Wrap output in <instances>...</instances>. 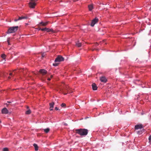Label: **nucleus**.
I'll list each match as a JSON object with an SVG mask.
<instances>
[{
  "instance_id": "f257e3e1",
  "label": "nucleus",
  "mask_w": 151,
  "mask_h": 151,
  "mask_svg": "<svg viewBox=\"0 0 151 151\" xmlns=\"http://www.w3.org/2000/svg\"><path fill=\"white\" fill-rule=\"evenodd\" d=\"M76 132L81 136H86L88 133V130L85 129H80L75 130Z\"/></svg>"
},
{
  "instance_id": "f03ea898",
  "label": "nucleus",
  "mask_w": 151,
  "mask_h": 151,
  "mask_svg": "<svg viewBox=\"0 0 151 151\" xmlns=\"http://www.w3.org/2000/svg\"><path fill=\"white\" fill-rule=\"evenodd\" d=\"M18 28V26H15L10 27L8 29L7 33H10L14 32L17 31Z\"/></svg>"
},
{
  "instance_id": "7ed1b4c3",
  "label": "nucleus",
  "mask_w": 151,
  "mask_h": 151,
  "mask_svg": "<svg viewBox=\"0 0 151 151\" xmlns=\"http://www.w3.org/2000/svg\"><path fill=\"white\" fill-rule=\"evenodd\" d=\"M37 0H31L29 3V6L32 8H34L36 6V2Z\"/></svg>"
},
{
  "instance_id": "20e7f679",
  "label": "nucleus",
  "mask_w": 151,
  "mask_h": 151,
  "mask_svg": "<svg viewBox=\"0 0 151 151\" xmlns=\"http://www.w3.org/2000/svg\"><path fill=\"white\" fill-rule=\"evenodd\" d=\"M64 58L60 55L58 56L55 59V62H59L64 60Z\"/></svg>"
},
{
  "instance_id": "39448f33",
  "label": "nucleus",
  "mask_w": 151,
  "mask_h": 151,
  "mask_svg": "<svg viewBox=\"0 0 151 151\" xmlns=\"http://www.w3.org/2000/svg\"><path fill=\"white\" fill-rule=\"evenodd\" d=\"M68 88H69L68 86H64L63 88H60V91H62L63 92V93H64V94L65 95H66L67 93H64L65 91H68V92H69V91L68 90Z\"/></svg>"
},
{
  "instance_id": "423d86ee",
  "label": "nucleus",
  "mask_w": 151,
  "mask_h": 151,
  "mask_svg": "<svg viewBox=\"0 0 151 151\" xmlns=\"http://www.w3.org/2000/svg\"><path fill=\"white\" fill-rule=\"evenodd\" d=\"M99 20L97 18H96L93 19L91 22V25L92 27H93L94 25Z\"/></svg>"
},
{
  "instance_id": "0eeeda50",
  "label": "nucleus",
  "mask_w": 151,
  "mask_h": 151,
  "mask_svg": "<svg viewBox=\"0 0 151 151\" xmlns=\"http://www.w3.org/2000/svg\"><path fill=\"white\" fill-rule=\"evenodd\" d=\"M100 81L102 82L106 83L107 81V80L105 77L103 76L100 78Z\"/></svg>"
},
{
  "instance_id": "6e6552de",
  "label": "nucleus",
  "mask_w": 151,
  "mask_h": 151,
  "mask_svg": "<svg viewBox=\"0 0 151 151\" xmlns=\"http://www.w3.org/2000/svg\"><path fill=\"white\" fill-rule=\"evenodd\" d=\"M143 127L142 125V124H137L135 126V129H140Z\"/></svg>"
},
{
  "instance_id": "1a4fd4ad",
  "label": "nucleus",
  "mask_w": 151,
  "mask_h": 151,
  "mask_svg": "<svg viewBox=\"0 0 151 151\" xmlns=\"http://www.w3.org/2000/svg\"><path fill=\"white\" fill-rule=\"evenodd\" d=\"M1 112L2 114H7L8 112V111L6 108H4L2 109Z\"/></svg>"
},
{
  "instance_id": "9d476101",
  "label": "nucleus",
  "mask_w": 151,
  "mask_h": 151,
  "mask_svg": "<svg viewBox=\"0 0 151 151\" xmlns=\"http://www.w3.org/2000/svg\"><path fill=\"white\" fill-rule=\"evenodd\" d=\"M39 72L43 75H44L47 73V71L46 70L44 69H40V70Z\"/></svg>"
},
{
  "instance_id": "9b49d317",
  "label": "nucleus",
  "mask_w": 151,
  "mask_h": 151,
  "mask_svg": "<svg viewBox=\"0 0 151 151\" xmlns=\"http://www.w3.org/2000/svg\"><path fill=\"white\" fill-rule=\"evenodd\" d=\"M27 18L26 17H19L18 19H14V21L15 22H17L18 20H21L23 19H27Z\"/></svg>"
},
{
  "instance_id": "f8f14e48",
  "label": "nucleus",
  "mask_w": 151,
  "mask_h": 151,
  "mask_svg": "<svg viewBox=\"0 0 151 151\" xmlns=\"http://www.w3.org/2000/svg\"><path fill=\"white\" fill-rule=\"evenodd\" d=\"M92 89L93 90H96L97 89V87L95 83H93L92 85Z\"/></svg>"
},
{
  "instance_id": "ddd939ff",
  "label": "nucleus",
  "mask_w": 151,
  "mask_h": 151,
  "mask_svg": "<svg viewBox=\"0 0 151 151\" xmlns=\"http://www.w3.org/2000/svg\"><path fill=\"white\" fill-rule=\"evenodd\" d=\"M54 103L53 102H52L51 103H50V110H52L53 109V108L54 107Z\"/></svg>"
},
{
  "instance_id": "4468645a",
  "label": "nucleus",
  "mask_w": 151,
  "mask_h": 151,
  "mask_svg": "<svg viewBox=\"0 0 151 151\" xmlns=\"http://www.w3.org/2000/svg\"><path fill=\"white\" fill-rule=\"evenodd\" d=\"M46 31H47V32H52L53 33H55L56 32L54 30L52 29H50L49 28H46Z\"/></svg>"
},
{
  "instance_id": "2eb2a0df",
  "label": "nucleus",
  "mask_w": 151,
  "mask_h": 151,
  "mask_svg": "<svg viewBox=\"0 0 151 151\" xmlns=\"http://www.w3.org/2000/svg\"><path fill=\"white\" fill-rule=\"evenodd\" d=\"M48 23V22H41L40 23V24L41 26H45L47 25Z\"/></svg>"
},
{
  "instance_id": "dca6fc26",
  "label": "nucleus",
  "mask_w": 151,
  "mask_h": 151,
  "mask_svg": "<svg viewBox=\"0 0 151 151\" xmlns=\"http://www.w3.org/2000/svg\"><path fill=\"white\" fill-rule=\"evenodd\" d=\"M88 8L89 11H91L93 8V5L91 4L88 6Z\"/></svg>"
},
{
  "instance_id": "f3484780",
  "label": "nucleus",
  "mask_w": 151,
  "mask_h": 151,
  "mask_svg": "<svg viewBox=\"0 0 151 151\" xmlns=\"http://www.w3.org/2000/svg\"><path fill=\"white\" fill-rule=\"evenodd\" d=\"M33 146L35 147V150L37 151L38 150V147L37 144L35 143H34L33 144Z\"/></svg>"
},
{
  "instance_id": "a211bd4d",
  "label": "nucleus",
  "mask_w": 151,
  "mask_h": 151,
  "mask_svg": "<svg viewBox=\"0 0 151 151\" xmlns=\"http://www.w3.org/2000/svg\"><path fill=\"white\" fill-rule=\"evenodd\" d=\"M50 129L49 128H47L46 129H44V131L46 133H48L49 131H50Z\"/></svg>"
},
{
  "instance_id": "6ab92c4d",
  "label": "nucleus",
  "mask_w": 151,
  "mask_h": 151,
  "mask_svg": "<svg viewBox=\"0 0 151 151\" xmlns=\"http://www.w3.org/2000/svg\"><path fill=\"white\" fill-rule=\"evenodd\" d=\"M31 112V111L29 109L27 111H26V114H30Z\"/></svg>"
},
{
  "instance_id": "aec40b11",
  "label": "nucleus",
  "mask_w": 151,
  "mask_h": 151,
  "mask_svg": "<svg viewBox=\"0 0 151 151\" xmlns=\"http://www.w3.org/2000/svg\"><path fill=\"white\" fill-rule=\"evenodd\" d=\"M76 45L78 47H80L81 45V43L78 42L76 43Z\"/></svg>"
},
{
  "instance_id": "412c9836",
  "label": "nucleus",
  "mask_w": 151,
  "mask_h": 151,
  "mask_svg": "<svg viewBox=\"0 0 151 151\" xmlns=\"http://www.w3.org/2000/svg\"><path fill=\"white\" fill-rule=\"evenodd\" d=\"M46 28H40L39 29V30H41L42 31H46Z\"/></svg>"
},
{
  "instance_id": "4be33fe9",
  "label": "nucleus",
  "mask_w": 151,
  "mask_h": 151,
  "mask_svg": "<svg viewBox=\"0 0 151 151\" xmlns=\"http://www.w3.org/2000/svg\"><path fill=\"white\" fill-rule=\"evenodd\" d=\"M1 56L2 58H3L4 59H5L6 55L4 54H3Z\"/></svg>"
},
{
  "instance_id": "5701e85b",
  "label": "nucleus",
  "mask_w": 151,
  "mask_h": 151,
  "mask_svg": "<svg viewBox=\"0 0 151 151\" xmlns=\"http://www.w3.org/2000/svg\"><path fill=\"white\" fill-rule=\"evenodd\" d=\"M61 106L62 107H65L66 106V104L64 103H63L61 105Z\"/></svg>"
},
{
  "instance_id": "b1692460",
  "label": "nucleus",
  "mask_w": 151,
  "mask_h": 151,
  "mask_svg": "<svg viewBox=\"0 0 151 151\" xmlns=\"http://www.w3.org/2000/svg\"><path fill=\"white\" fill-rule=\"evenodd\" d=\"M3 151H8V149L7 148H5L3 149Z\"/></svg>"
},
{
  "instance_id": "393cba45",
  "label": "nucleus",
  "mask_w": 151,
  "mask_h": 151,
  "mask_svg": "<svg viewBox=\"0 0 151 151\" xmlns=\"http://www.w3.org/2000/svg\"><path fill=\"white\" fill-rule=\"evenodd\" d=\"M41 55H42V58L45 56V53H43Z\"/></svg>"
},
{
  "instance_id": "a878e982",
  "label": "nucleus",
  "mask_w": 151,
  "mask_h": 151,
  "mask_svg": "<svg viewBox=\"0 0 151 151\" xmlns=\"http://www.w3.org/2000/svg\"><path fill=\"white\" fill-rule=\"evenodd\" d=\"M148 139L149 142H150L151 141V135L149 137Z\"/></svg>"
},
{
  "instance_id": "bb28decb",
  "label": "nucleus",
  "mask_w": 151,
  "mask_h": 151,
  "mask_svg": "<svg viewBox=\"0 0 151 151\" xmlns=\"http://www.w3.org/2000/svg\"><path fill=\"white\" fill-rule=\"evenodd\" d=\"M9 38L8 39H7V41L8 42V44L9 45H10V44L9 42Z\"/></svg>"
},
{
  "instance_id": "cd10ccee",
  "label": "nucleus",
  "mask_w": 151,
  "mask_h": 151,
  "mask_svg": "<svg viewBox=\"0 0 151 151\" xmlns=\"http://www.w3.org/2000/svg\"><path fill=\"white\" fill-rule=\"evenodd\" d=\"M53 66H56L58 64L57 63H55V64H53Z\"/></svg>"
},
{
  "instance_id": "c85d7f7f",
  "label": "nucleus",
  "mask_w": 151,
  "mask_h": 151,
  "mask_svg": "<svg viewBox=\"0 0 151 151\" xmlns=\"http://www.w3.org/2000/svg\"><path fill=\"white\" fill-rule=\"evenodd\" d=\"M55 109L56 110H58V109L57 107H55Z\"/></svg>"
},
{
  "instance_id": "c756f323",
  "label": "nucleus",
  "mask_w": 151,
  "mask_h": 151,
  "mask_svg": "<svg viewBox=\"0 0 151 151\" xmlns=\"http://www.w3.org/2000/svg\"><path fill=\"white\" fill-rule=\"evenodd\" d=\"M47 80H48V81H50V80H51V78H47Z\"/></svg>"
},
{
  "instance_id": "7c9ffc66",
  "label": "nucleus",
  "mask_w": 151,
  "mask_h": 151,
  "mask_svg": "<svg viewBox=\"0 0 151 151\" xmlns=\"http://www.w3.org/2000/svg\"><path fill=\"white\" fill-rule=\"evenodd\" d=\"M9 75H10V76H12V73H10L9 74Z\"/></svg>"
},
{
  "instance_id": "2f4dec72",
  "label": "nucleus",
  "mask_w": 151,
  "mask_h": 151,
  "mask_svg": "<svg viewBox=\"0 0 151 151\" xmlns=\"http://www.w3.org/2000/svg\"><path fill=\"white\" fill-rule=\"evenodd\" d=\"M52 77H53V76H52V75H51V76H50V78H52Z\"/></svg>"
},
{
  "instance_id": "473e14b6",
  "label": "nucleus",
  "mask_w": 151,
  "mask_h": 151,
  "mask_svg": "<svg viewBox=\"0 0 151 151\" xmlns=\"http://www.w3.org/2000/svg\"><path fill=\"white\" fill-rule=\"evenodd\" d=\"M27 109H29V107L28 106H27Z\"/></svg>"
},
{
  "instance_id": "72a5a7b5",
  "label": "nucleus",
  "mask_w": 151,
  "mask_h": 151,
  "mask_svg": "<svg viewBox=\"0 0 151 151\" xmlns=\"http://www.w3.org/2000/svg\"><path fill=\"white\" fill-rule=\"evenodd\" d=\"M10 78H11L9 76V77H8V78H9V79H10Z\"/></svg>"
},
{
  "instance_id": "f704fd0d",
  "label": "nucleus",
  "mask_w": 151,
  "mask_h": 151,
  "mask_svg": "<svg viewBox=\"0 0 151 151\" xmlns=\"http://www.w3.org/2000/svg\"><path fill=\"white\" fill-rule=\"evenodd\" d=\"M8 102V103H11V102H9V101H8V102Z\"/></svg>"
},
{
  "instance_id": "c9c22d12",
  "label": "nucleus",
  "mask_w": 151,
  "mask_h": 151,
  "mask_svg": "<svg viewBox=\"0 0 151 151\" xmlns=\"http://www.w3.org/2000/svg\"><path fill=\"white\" fill-rule=\"evenodd\" d=\"M65 125H67V124H65Z\"/></svg>"
},
{
  "instance_id": "e433bc0d",
  "label": "nucleus",
  "mask_w": 151,
  "mask_h": 151,
  "mask_svg": "<svg viewBox=\"0 0 151 151\" xmlns=\"http://www.w3.org/2000/svg\"><path fill=\"white\" fill-rule=\"evenodd\" d=\"M6 104L7 106L8 105V104Z\"/></svg>"
},
{
  "instance_id": "4c0bfd02",
  "label": "nucleus",
  "mask_w": 151,
  "mask_h": 151,
  "mask_svg": "<svg viewBox=\"0 0 151 151\" xmlns=\"http://www.w3.org/2000/svg\"><path fill=\"white\" fill-rule=\"evenodd\" d=\"M1 122V121H0V123Z\"/></svg>"
}]
</instances>
